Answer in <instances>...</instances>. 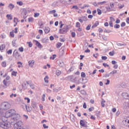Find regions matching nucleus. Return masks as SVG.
<instances>
[{
  "label": "nucleus",
  "instance_id": "39448f33",
  "mask_svg": "<svg viewBox=\"0 0 129 129\" xmlns=\"http://www.w3.org/2000/svg\"><path fill=\"white\" fill-rule=\"evenodd\" d=\"M6 118H10L9 117H6V113L5 115H4V110L2 109V108H0V119L2 120H6Z\"/></svg>",
  "mask_w": 129,
  "mask_h": 129
},
{
  "label": "nucleus",
  "instance_id": "a19ab883",
  "mask_svg": "<svg viewBox=\"0 0 129 129\" xmlns=\"http://www.w3.org/2000/svg\"><path fill=\"white\" fill-rule=\"evenodd\" d=\"M86 77V75L85 74V73L84 72H82L81 73V77H82L83 78H84V77Z\"/></svg>",
  "mask_w": 129,
  "mask_h": 129
},
{
  "label": "nucleus",
  "instance_id": "72a5a7b5",
  "mask_svg": "<svg viewBox=\"0 0 129 129\" xmlns=\"http://www.w3.org/2000/svg\"><path fill=\"white\" fill-rule=\"evenodd\" d=\"M81 19L83 21H84V22H86L87 21V17H85V16H83L81 17Z\"/></svg>",
  "mask_w": 129,
  "mask_h": 129
},
{
  "label": "nucleus",
  "instance_id": "69168bd1",
  "mask_svg": "<svg viewBox=\"0 0 129 129\" xmlns=\"http://www.w3.org/2000/svg\"><path fill=\"white\" fill-rule=\"evenodd\" d=\"M89 111H92L94 110V107H92L91 108H89Z\"/></svg>",
  "mask_w": 129,
  "mask_h": 129
},
{
  "label": "nucleus",
  "instance_id": "4d7b16f0",
  "mask_svg": "<svg viewBox=\"0 0 129 129\" xmlns=\"http://www.w3.org/2000/svg\"><path fill=\"white\" fill-rule=\"evenodd\" d=\"M113 68H114V69H117V68H118V65L116 64H114Z\"/></svg>",
  "mask_w": 129,
  "mask_h": 129
},
{
  "label": "nucleus",
  "instance_id": "a18cd8bd",
  "mask_svg": "<svg viewBox=\"0 0 129 129\" xmlns=\"http://www.w3.org/2000/svg\"><path fill=\"white\" fill-rule=\"evenodd\" d=\"M10 35L11 37H12V38H14V37H15V33H14V32H10Z\"/></svg>",
  "mask_w": 129,
  "mask_h": 129
},
{
  "label": "nucleus",
  "instance_id": "052dcab7",
  "mask_svg": "<svg viewBox=\"0 0 129 129\" xmlns=\"http://www.w3.org/2000/svg\"><path fill=\"white\" fill-rule=\"evenodd\" d=\"M111 32V31H110V30L105 29V30L104 31V33H110Z\"/></svg>",
  "mask_w": 129,
  "mask_h": 129
},
{
  "label": "nucleus",
  "instance_id": "ddd939ff",
  "mask_svg": "<svg viewBox=\"0 0 129 129\" xmlns=\"http://www.w3.org/2000/svg\"><path fill=\"white\" fill-rule=\"evenodd\" d=\"M62 72L59 70H56L55 71V74L57 76H60V74H61Z\"/></svg>",
  "mask_w": 129,
  "mask_h": 129
},
{
  "label": "nucleus",
  "instance_id": "6ab92c4d",
  "mask_svg": "<svg viewBox=\"0 0 129 129\" xmlns=\"http://www.w3.org/2000/svg\"><path fill=\"white\" fill-rule=\"evenodd\" d=\"M36 45L38 47V48H42V44L40 43V42H38V41L36 40Z\"/></svg>",
  "mask_w": 129,
  "mask_h": 129
},
{
  "label": "nucleus",
  "instance_id": "423d86ee",
  "mask_svg": "<svg viewBox=\"0 0 129 129\" xmlns=\"http://www.w3.org/2000/svg\"><path fill=\"white\" fill-rule=\"evenodd\" d=\"M110 7H106L105 8L106 9L107 12H112V9L114 8V3H110Z\"/></svg>",
  "mask_w": 129,
  "mask_h": 129
},
{
  "label": "nucleus",
  "instance_id": "0e129e2a",
  "mask_svg": "<svg viewBox=\"0 0 129 129\" xmlns=\"http://www.w3.org/2000/svg\"><path fill=\"white\" fill-rule=\"evenodd\" d=\"M43 126L44 128H48L49 126L48 125H46V124H43Z\"/></svg>",
  "mask_w": 129,
  "mask_h": 129
},
{
  "label": "nucleus",
  "instance_id": "c03bdc74",
  "mask_svg": "<svg viewBox=\"0 0 129 129\" xmlns=\"http://www.w3.org/2000/svg\"><path fill=\"white\" fill-rule=\"evenodd\" d=\"M17 4L19 5V6H23V2L21 1L17 2Z\"/></svg>",
  "mask_w": 129,
  "mask_h": 129
},
{
  "label": "nucleus",
  "instance_id": "f704fd0d",
  "mask_svg": "<svg viewBox=\"0 0 129 129\" xmlns=\"http://www.w3.org/2000/svg\"><path fill=\"white\" fill-rule=\"evenodd\" d=\"M71 36H72V38H75V37L76 36V33L74 32H72Z\"/></svg>",
  "mask_w": 129,
  "mask_h": 129
},
{
  "label": "nucleus",
  "instance_id": "f3484780",
  "mask_svg": "<svg viewBox=\"0 0 129 129\" xmlns=\"http://www.w3.org/2000/svg\"><path fill=\"white\" fill-rule=\"evenodd\" d=\"M116 73H117V70H114L111 72L110 74H111V76H114V74H116Z\"/></svg>",
  "mask_w": 129,
  "mask_h": 129
},
{
  "label": "nucleus",
  "instance_id": "6e6552de",
  "mask_svg": "<svg viewBox=\"0 0 129 129\" xmlns=\"http://www.w3.org/2000/svg\"><path fill=\"white\" fill-rule=\"evenodd\" d=\"M13 55L15 58H19L20 57V53L16 49L14 51Z\"/></svg>",
  "mask_w": 129,
  "mask_h": 129
},
{
  "label": "nucleus",
  "instance_id": "680f3d73",
  "mask_svg": "<svg viewBox=\"0 0 129 129\" xmlns=\"http://www.w3.org/2000/svg\"><path fill=\"white\" fill-rule=\"evenodd\" d=\"M110 56H113L114 55V52L113 51H111L109 53Z\"/></svg>",
  "mask_w": 129,
  "mask_h": 129
},
{
  "label": "nucleus",
  "instance_id": "8fccbe9b",
  "mask_svg": "<svg viewBox=\"0 0 129 129\" xmlns=\"http://www.w3.org/2000/svg\"><path fill=\"white\" fill-rule=\"evenodd\" d=\"M10 97L12 98L13 97H17V95L16 94H12L10 95Z\"/></svg>",
  "mask_w": 129,
  "mask_h": 129
},
{
  "label": "nucleus",
  "instance_id": "5701e85b",
  "mask_svg": "<svg viewBox=\"0 0 129 129\" xmlns=\"http://www.w3.org/2000/svg\"><path fill=\"white\" fill-rule=\"evenodd\" d=\"M48 41H49V39H47L46 38H43L42 39V43H47L48 42Z\"/></svg>",
  "mask_w": 129,
  "mask_h": 129
},
{
  "label": "nucleus",
  "instance_id": "49530a36",
  "mask_svg": "<svg viewBox=\"0 0 129 129\" xmlns=\"http://www.w3.org/2000/svg\"><path fill=\"white\" fill-rule=\"evenodd\" d=\"M46 97V95L43 94L42 96V101H45V97Z\"/></svg>",
  "mask_w": 129,
  "mask_h": 129
},
{
  "label": "nucleus",
  "instance_id": "dca6fc26",
  "mask_svg": "<svg viewBox=\"0 0 129 129\" xmlns=\"http://www.w3.org/2000/svg\"><path fill=\"white\" fill-rule=\"evenodd\" d=\"M44 32L45 34H48L49 32H50V28H49V27H45L44 29Z\"/></svg>",
  "mask_w": 129,
  "mask_h": 129
},
{
  "label": "nucleus",
  "instance_id": "4be33fe9",
  "mask_svg": "<svg viewBox=\"0 0 129 129\" xmlns=\"http://www.w3.org/2000/svg\"><path fill=\"white\" fill-rule=\"evenodd\" d=\"M25 107L27 111H31L32 110V108L30 106H27V105H25Z\"/></svg>",
  "mask_w": 129,
  "mask_h": 129
},
{
  "label": "nucleus",
  "instance_id": "09e8293b",
  "mask_svg": "<svg viewBox=\"0 0 129 129\" xmlns=\"http://www.w3.org/2000/svg\"><path fill=\"white\" fill-rule=\"evenodd\" d=\"M76 28L80 27V23L79 22H77L76 24Z\"/></svg>",
  "mask_w": 129,
  "mask_h": 129
},
{
  "label": "nucleus",
  "instance_id": "338daca9",
  "mask_svg": "<svg viewBox=\"0 0 129 129\" xmlns=\"http://www.w3.org/2000/svg\"><path fill=\"white\" fill-rule=\"evenodd\" d=\"M121 27H125V22H122L121 24Z\"/></svg>",
  "mask_w": 129,
  "mask_h": 129
},
{
  "label": "nucleus",
  "instance_id": "79ce46f5",
  "mask_svg": "<svg viewBox=\"0 0 129 129\" xmlns=\"http://www.w3.org/2000/svg\"><path fill=\"white\" fill-rule=\"evenodd\" d=\"M102 58V60H103L104 61H105V60H106L107 59V56H102L101 57Z\"/></svg>",
  "mask_w": 129,
  "mask_h": 129
},
{
  "label": "nucleus",
  "instance_id": "0eeeda50",
  "mask_svg": "<svg viewBox=\"0 0 129 129\" xmlns=\"http://www.w3.org/2000/svg\"><path fill=\"white\" fill-rule=\"evenodd\" d=\"M122 123L124 125L129 127V118H124L122 121Z\"/></svg>",
  "mask_w": 129,
  "mask_h": 129
},
{
  "label": "nucleus",
  "instance_id": "393cba45",
  "mask_svg": "<svg viewBox=\"0 0 129 129\" xmlns=\"http://www.w3.org/2000/svg\"><path fill=\"white\" fill-rule=\"evenodd\" d=\"M7 18L8 20H13V17L12 16V15L8 14L7 15Z\"/></svg>",
  "mask_w": 129,
  "mask_h": 129
},
{
  "label": "nucleus",
  "instance_id": "5fc2aeb1",
  "mask_svg": "<svg viewBox=\"0 0 129 129\" xmlns=\"http://www.w3.org/2000/svg\"><path fill=\"white\" fill-rule=\"evenodd\" d=\"M28 43L29 45V47H30V48L33 47V43H32V42H28Z\"/></svg>",
  "mask_w": 129,
  "mask_h": 129
},
{
  "label": "nucleus",
  "instance_id": "c9c22d12",
  "mask_svg": "<svg viewBox=\"0 0 129 129\" xmlns=\"http://www.w3.org/2000/svg\"><path fill=\"white\" fill-rule=\"evenodd\" d=\"M25 100H27V103H30V101H31V100L30 99V98H28V97H25L24 98Z\"/></svg>",
  "mask_w": 129,
  "mask_h": 129
},
{
  "label": "nucleus",
  "instance_id": "bf43d9fd",
  "mask_svg": "<svg viewBox=\"0 0 129 129\" xmlns=\"http://www.w3.org/2000/svg\"><path fill=\"white\" fill-rule=\"evenodd\" d=\"M12 45L13 47H16V40H13L12 41Z\"/></svg>",
  "mask_w": 129,
  "mask_h": 129
},
{
  "label": "nucleus",
  "instance_id": "864d4df0",
  "mask_svg": "<svg viewBox=\"0 0 129 129\" xmlns=\"http://www.w3.org/2000/svg\"><path fill=\"white\" fill-rule=\"evenodd\" d=\"M26 83L27 84H28V85L30 86H31V85H31L32 82H31V81H26Z\"/></svg>",
  "mask_w": 129,
  "mask_h": 129
},
{
  "label": "nucleus",
  "instance_id": "e433bc0d",
  "mask_svg": "<svg viewBox=\"0 0 129 129\" xmlns=\"http://www.w3.org/2000/svg\"><path fill=\"white\" fill-rule=\"evenodd\" d=\"M120 27V26L118 24H115L114 26V28L115 29H119V28Z\"/></svg>",
  "mask_w": 129,
  "mask_h": 129
},
{
  "label": "nucleus",
  "instance_id": "4c0bfd02",
  "mask_svg": "<svg viewBox=\"0 0 129 129\" xmlns=\"http://www.w3.org/2000/svg\"><path fill=\"white\" fill-rule=\"evenodd\" d=\"M62 21H60L59 23V25H60V26H59V28L60 29H62V27H63V26H64V24H62Z\"/></svg>",
  "mask_w": 129,
  "mask_h": 129
},
{
  "label": "nucleus",
  "instance_id": "bb28decb",
  "mask_svg": "<svg viewBox=\"0 0 129 129\" xmlns=\"http://www.w3.org/2000/svg\"><path fill=\"white\" fill-rule=\"evenodd\" d=\"M32 107L34 108V109H37V104H36V103H32L31 104Z\"/></svg>",
  "mask_w": 129,
  "mask_h": 129
},
{
  "label": "nucleus",
  "instance_id": "7ed1b4c3",
  "mask_svg": "<svg viewBox=\"0 0 129 129\" xmlns=\"http://www.w3.org/2000/svg\"><path fill=\"white\" fill-rule=\"evenodd\" d=\"M18 114L19 115V118L17 120H16V122L15 123H11V125L15 124L16 123V125L18 126V127H17L16 129H24L23 127H22V125H23V122H22V121L20 120L17 122V121L19 120V119H20V117H21L19 114Z\"/></svg>",
  "mask_w": 129,
  "mask_h": 129
},
{
  "label": "nucleus",
  "instance_id": "603ef678",
  "mask_svg": "<svg viewBox=\"0 0 129 129\" xmlns=\"http://www.w3.org/2000/svg\"><path fill=\"white\" fill-rule=\"evenodd\" d=\"M59 66H60V67H63L64 66V62L63 61H60L59 62Z\"/></svg>",
  "mask_w": 129,
  "mask_h": 129
},
{
  "label": "nucleus",
  "instance_id": "ea45409f",
  "mask_svg": "<svg viewBox=\"0 0 129 129\" xmlns=\"http://www.w3.org/2000/svg\"><path fill=\"white\" fill-rule=\"evenodd\" d=\"M56 54H53L52 55V56H50V59L51 60H54L55 59V58H56Z\"/></svg>",
  "mask_w": 129,
  "mask_h": 129
},
{
  "label": "nucleus",
  "instance_id": "1a4fd4ad",
  "mask_svg": "<svg viewBox=\"0 0 129 129\" xmlns=\"http://www.w3.org/2000/svg\"><path fill=\"white\" fill-rule=\"evenodd\" d=\"M122 95L124 98H126V99H129V94L127 93H123Z\"/></svg>",
  "mask_w": 129,
  "mask_h": 129
},
{
  "label": "nucleus",
  "instance_id": "cd10ccee",
  "mask_svg": "<svg viewBox=\"0 0 129 129\" xmlns=\"http://www.w3.org/2000/svg\"><path fill=\"white\" fill-rule=\"evenodd\" d=\"M118 7H119V10H121L123 8H124V4H118Z\"/></svg>",
  "mask_w": 129,
  "mask_h": 129
},
{
  "label": "nucleus",
  "instance_id": "58836bf2",
  "mask_svg": "<svg viewBox=\"0 0 129 129\" xmlns=\"http://www.w3.org/2000/svg\"><path fill=\"white\" fill-rule=\"evenodd\" d=\"M90 28H91V25L90 24L87 26V27L86 28V30L87 31H89V30H90Z\"/></svg>",
  "mask_w": 129,
  "mask_h": 129
},
{
  "label": "nucleus",
  "instance_id": "20e7f679",
  "mask_svg": "<svg viewBox=\"0 0 129 129\" xmlns=\"http://www.w3.org/2000/svg\"><path fill=\"white\" fill-rule=\"evenodd\" d=\"M69 31V29L68 28V25H65L63 27L59 30L60 34H66L67 32Z\"/></svg>",
  "mask_w": 129,
  "mask_h": 129
},
{
  "label": "nucleus",
  "instance_id": "a878e982",
  "mask_svg": "<svg viewBox=\"0 0 129 129\" xmlns=\"http://www.w3.org/2000/svg\"><path fill=\"white\" fill-rule=\"evenodd\" d=\"M6 48V45L5 44H2L1 46H0V50L1 51L4 50V49Z\"/></svg>",
  "mask_w": 129,
  "mask_h": 129
},
{
  "label": "nucleus",
  "instance_id": "a211bd4d",
  "mask_svg": "<svg viewBox=\"0 0 129 129\" xmlns=\"http://www.w3.org/2000/svg\"><path fill=\"white\" fill-rule=\"evenodd\" d=\"M81 126H85V122L83 120H81L80 121Z\"/></svg>",
  "mask_w": 129,
  "mask_h": 129
},
{
  "label": "nucleus",
  "instance_id": "7c9ffc66",
  "mask_svg": "<svg viewBox=\"0 0 129 129\" xmlns=\"http://www.w3.org/2000/svg\"><path fill=\"white\" fill-rule=\"evenodd\" d=\"M1 65L2 67H7V62L6 61H3L2 62Z\"/></svg>",
  "mask_w": 129,
  "mask_h": 129
},
{
  "label": "nucleus",
  "instance_id": "c756f323",
  "mask_svg": "<svg viewBox=\"0 0 129 129\" xmlns=\"http://www.w3.org/2000/svg\"><path fill=\"white\" fill-rule=\"evenodd\" d=\"M28 22L29 23H33V22H34V18H33L32 17H30L28 18Z\"/></svg>",
  "mask_w": 129,
  "mask_h": 129
},
{
  "label": "nucleus",
  "instance_id": "e2e57ef3",
  "mask_svg": "<svg viewBox=\"0 0 129 129\" xmlns=\"http://www.w3.org/2000/svg\"><path fill=\"white\" fill-rule=\"evenodd\" d=\"M3 84H4V85H5V86H8V85H7V81H6V80H4L3 81Z\"/></svg>",
  "mask_w": 129,
  "mask_h": 129
},
{
  "label": "nucleus",
  "instance_id": "473e14b6",
  "mask_svg": "<svg viewBox=\"0 0 129 129\" xmlns=\"http://www.w3.org/2000/svg\"><path fill=\"white\" fill-rule=\"evenodd\" d=\"M97 12L98 15H99V16H100V15H101V14H102V12H101V10L99 9H97Z\"/></svg>",
  "mask_w": 129,
  "mask_h": 129
},
{
  "label": "nucleus",
  "instance_id": "f8f14e48",
  "mask_svg": "<svg viewBox=\"0 0 129 129\" xmlns=\"http://www.w3.org/2000/svg\"><path fill=\"white\" fill-rule=\"evenodd\" d=\"M98 25H99V22L96 21L94 23V24L93 25H92V29H94V28H96V27H97V26H98Z\"/></svg>",
  "mask_w": 129,
  "mask_h": 129
},
{
  "label": "nucleus",
  "instance_id": "3c124183",
  "mask_svg": "<svg viewBox=\"0 0 129 129\" xmlns=\"http://www.w3.org/2000/svg\"><path fill=\"white\" fill-rule=\"evenodd\" d=\"M13 53V50L10 49L7 51V54H10Z\"/></svg>",
  "mask_w": 129,
  "mask_h": 129
},
{
  "label": "nucleus",
  "instance_id": "6e6d98bb",
  "mask_svg": "<svg viewBox=\"0 0 129 129\" xmlns=\"http://www.w3.org/2000/svg\"><path fill=\"white\" fill-rule=\"evenodd\" d=\"M109 25L110 26V27H113V23H112V21H109Z\"/></svg>",
  "mask_w": 129,
  "mask_h": 129
},
{
  "label": "nucleus",
  "instance_id": "774afa93",
  "mask_svg": "<svg viewBox=\"0 0 129 129\" xmlns=\"http://www.w3.org/2000/svg\"><path fill=\"white\" fill-rule=\"evenodd\" d=\"M30 87L32 89H35V85L32 84V85H30Z\"/></svg>",
  "mask_w": 129,
  "mask_h": 129
},
{
  "label": "nucleus",
  "instance_id": "de8ad7c7",
  "mask_svg": "<svg viewBox=\"0 0 129 129\" xmlns=\"http://www.w3.org/2000/svg\"><path fill=\"white\" fill-rule=\"evenodd\" d=\"M12 75H13V76H17V72L13 71Z\"/></svg>",
  "mask_w": 129,
  "mask_h": 129
},
{
  "label": "nucleus",
  "instance_id": "9d476101",
  "mask_svg": "<svg viewBox=\"0 0 129 129\" xmlns=\"http://www.w3.org/2000/svg\"><path fill=\"white\" fill-rule=\"evenodd\" d=\"M8 8L11 11H13V9H15V5L13 4H9L8 5Z\"/></svg>",
  "mask_w": 129,
  "mask_h": 129
},
{
  "label": "nucleus",
  "instance_id": "b1692460",
  "mask_svg": "<svg viewBox=\"0 0 129 129\" xmlns=\"http://www.w3.org/2000/svg\"><path fill=\"white\" fill-rule=\"evenodd\" d=\"M105 4H107V2L106 1H103V2H99L98 3V5H100L101 6H102Z\"/></svg>",
  "mask_w": 129,
  "mask_h": 129
},
{
  "label": "nucleus",
  "instance_id": "2f4dec72",
  "mask_svg": "<svg viewBox=\"0 0 129 129\" xmlns=\"http://www.w3.org/2000/svg\"><path fill=\"white\" fill-rule=\"evenodd\" d=\"M62 46V43L60 42H58L57 43V44H56V48H57L58 49H59V48H60V47H61Z\"/></svg>",
  "mask_w": 129,
  "mask_h": 129
},
{
  "label": "nucleus",
  "instance_id": "aec40b11",
  "mask_svg": "<svg viewBox=\"0 0 129 129\" xmlns=\"http://www.w3.org/2000/svg\"><path fill=\"white\" fill-rule=\"evenodd\" d=\"M48 79H49V77H48V76H46L44 78L45 83H49V80H48Z\"/></svg>",
  "mask_w": 129,
  "mask_h": 129
},
{
  "label": "nucleus",
  "instance_id": "412c9836",
  "mask_svg": "<svg viewBox=\"0 0 129 129\" xmlns=\"http://www.w3.org/2000/svg\"><path fill=\"white\" fill-rule=\"evenodd\" d=\"M22 88L23 89H24V90L28 88V86H27V84H26V83L22 84Z\"/></svg>",
  "mask_w": 129,
  "mask_h": 129
},
{
  "label": "nucleus",
  "instance_id": "c85d7f7f",
  "mask_svg": "<svg viewBox=\"0 0 129 129\" xmlns=\"http://www.w3.org/2000/svg\"><path fill=\"white\" fill-rule=\"evenodd\" d=\"M74 70V68L73 67H71V68L68 71V73H71L72 71Z\"/></svg>",
  "mask_w": 129,
  "mask_h": 129
},
{
  "label": "nucleus",
  "instance_id": "f257e3e1",
  "mask_svg": "<svg viewBox=\"0 0 129 129\" xmlns=\"http://www.w3.org/2000/svg\"><path fill=\"white\" fill-rule=\"evenodd\" d=\"M6 117L9 118V121L2 120L0 119V126L3 128L8 129L11 127V123H15L17 122V120L19 119L20 115L19 113H16V110L12 109L6 112Z\"/></svg>",
  "mask_w": 129,
  "mask_h": 129
},
{
  "label": "nucleus",
  "instance_id": "f03ea898",
  "mask_svg": "<svg viewBox=\"0 0 129 129\" xmlns=\"http://www.w3.org/2000/svg\"><path fill=\"white\" fill-rule=\"evenodd\" d=\"M1 108L3 110H8L11 108V104L8 102H4L1 104Z\"/></svg>",
  "mask_w": 129,
  "mask_h": 129
},
{
  "label": "nucleus",
  "instance_id": "9b49d317",
  "mask_svg": "<svg viewBox=\"0 0 129 129\" xmlns=\"http://www.w3.org/2000/svg\"><path fill=\"white\" fill-rule=\"evenodd\" d=\"M35 63V61L34 60H30L29 62H28V63H29V66L30 67H33V66H34V63Z\"/></svg>",
  "mask_w": 129,
  "mask_h": 129
},
{
  "label": "nucleus",
  "instance_id": "4468645a",
  "mask_svg": "<svg viewBox=\"0 0 129 129\" xmlns=\"http://www.w3.org/2000/svg\"><path fill=\"white\" fill-rule=\"evenodd\" d=\"M70 3H68V5H71L72 4H76L77 0H68Z\"/></svg>",
  "mask_w": 129,
  "mask_h": 129
},
{
  "label": "nucleus",
  "instance_id": "37998d69",
  "mask_svg": "<svg viewBox=\"0 0 129 129\" xmlns=\"http://www.w3.org/2000/svg\"><path fill=\"white\" fill-rule=\"evenodd\" d=\"M18 50L19 51H20V52H24V47H19Z\"/></svg>",
  "mask_w": 129,
  "mask_h": 129
},
{
  "label": "nucleus",
  "instance_id": "2eb2a0df",
  "mask_svg": "<svg viewBox=\"0 0 129 129\" xmlns=\"http://www.w3.org/2000/svg\"><path fill=\"white\" fill-rule=\"evenodd\" d=\"M70 118L72 121H75V119H76V118L75 117V116H74V114L71 115Z\"/></svg>",
  "mask_w": 129,
  "mask_h": 129
},
{
  "label": "nucleus",
  "instance_id": "13d9d810",
  "mask_svg": "<svg viewBox=\"0 0 129 129\" xmlns=\"http://www.w3.org/2000/svg\"><path fill=\"white\" fill-rule=\"evenodd\" d=\"M39 16H40V14L34 13V18H37V17H39Z\"/></svg>",
  "mask_w": 129,
  "mask_h": 129
}]
</instances>
